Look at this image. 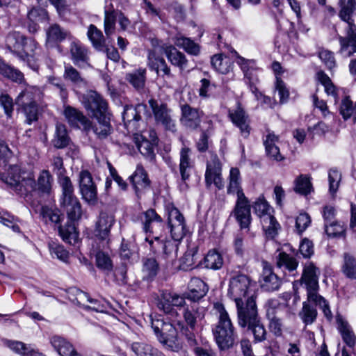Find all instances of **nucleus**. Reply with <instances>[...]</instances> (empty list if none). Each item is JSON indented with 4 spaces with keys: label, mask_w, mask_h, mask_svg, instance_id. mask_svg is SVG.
<instances>
[{
    "label": "nucleus",
    "mask_w": 356,
    "mask_h": 356,
    "mask_svg": "<svg viewBox=\"0 0 356 356\" xmlns=\"http://www.w3.org/2000/svg\"><path fill=\"white\" fill-rule=\"evenodd\" d=\"M44 94L36 86H28L22 90L15 97V101L12 97L6 92L0 93V106L3 108L7 118H12L14 106L16 105L18 113H22L25 117V123L31 125L39 120L42 113V99Z\"/></svg>",
    "instance_id": "obj_1"
},
{
    "label": "nucleus",
    "mask_w": 356,
    "mask_h": 356,
    "mask_svg": "<svg viewBox=\"0 0 356 356\" xmlns=\"http://www.w3.org/2000/svg\"><path fill=\"white\" fill-rule=\"evenodd\" d=\"M6 47L31 69L38 70L40 47L34 38L18 31L10 32L6 38Z\"/></svg>",
    "instance_id": "obj_2"
},
{
    "label": "nucleus",
    "mask_w": 356,
    "mask_h": 356,
    "mask_svg": "<svg viewBox=\"0 0 356 356\" xmlns=\"http://www.w3.org/2000/svg\"><path fill=\"white\" fill-rule=\"evenodd\" d=\"M338 17L346 24L345 36L337 35L340 44L339 53L344 57H350L356 53V24L354 16L356 14V0H339Z\"/></svg>",
    "instance_id": "obj_3"
},
{
    "label": "nucleus",
    "mask_w": 356,
    "mask_h": 356,
    "mask_svg": "<svg viewBox=\"0 0 356 356\" xmlns=\"http://www.w3.org/2000/svg\"><path fill=\"white\" fill-rule=\"evenodd\" d=\"M319 275V268H318L314 263L307 261L304 266L301 277L302 284H304L307 289L308 301L314 302L316 306H318L322 309L327 320L331 321L333 315L329 304L327 301L318 293Z\"/></svg>",
    "instance_id": "obj_4"
},
{
    "label": "nucleus",
    "mask_w": 356,
    "mask_h": 356,
    "mask_svg": "<svg viewBox=\"0 0 356 356\" xmlns=\"http://www.w3.org/2000/svg\"><path fill=\"white\" fill-rule=\"evenodd\" d=\"M251 282L250 277L245 274L238 272L230 274L227 295L235 302L237 314L247 310L250 304L257 305L254 296H249Z\"/></svg>",
    "instance_id": "obj_5"
},
{
    "label": "nucleus",
    "mask_w": 356,
    "mask_h": 356,
    "mask_svg": "<svg viewBox=\"0 0 356 356\" xmlns=\"http://www.w3.org/2000/svg\"><path fill=\"white\" fill-rule=\"evenodd\" d=\"M238 324L242 328H247L253 335L254 343L266 340L268 332L259 316L257 305H249L244 312L237 314Z\"/></svg>",
    "instance_id": "obj_6"
},
{
    "label": "nucleus",
    "mask_w": 356,
    "mask_h": 356,
    "mask_svg": "<svg viewBox=\"0 0 356 356\" xmlns=\"http://www.w3.org/2000/svg\"><path fill=\"white\" fill-rule=\"evenodd\" d=\"M151 327L157 340L167 350L179 352L182 348L177 330L171 322L162 318H152Z\"/></svg>",
    "instance_id": "obj_7"
},
{
    "label": "nucleus",
    "mask_w": 356,
    "mask_h": 356,
    "mask_svg": "<svg viewBox=\"0 0 356 356\" xmlns=\"http://www.w3.org/2000/svg\"><path fill=\"white\" fill-rule=\"evenodd\" d=\"M213 334L220 350H227L232 348L237 338L234 327L228 313L223 307L220 310L218 322L213 329Z\"/></svg>",
    "instance_id": "obj_8"
},
{
    "label": "nucleus",
    "mask_w": 356,
    "mask_h": 356,
    "mask_svg": "<svg viewBox=\"0 0 356 356\" xmlns=\"http://www.w3.org/2000/svg\"><path fill=\"white\" fill-rule=\"evenodd\" d=\"M153 118L156 125L162 126L165 130L175 132L176 121L173 111L166 102L151 98L148 101Z\"/></svg>",
    "instance_id": "obj_9"
},
{
    "label": "nucleus",
    "mask_w": 356,
    "mask_h": 356,
    "mask_svg": "<svg viewBox=\"0 0 356 356\" xmlns=\"http://www.w3.org/2000/svg\"><path fill=\"white\" fill-rule=\"evenodd\" d=\"M24 187L26 188V197L29 193L34 192L39 195H49L52 191V184L54 178L50 172L47 170H42L35 180L33 175L28 176L24 181Z\"/></svg>",
    "instance_id": "obj_10"
},
{
    "label": "nucleus",
    "mask_w": 356,
    "mask_h": 356,
    "mask_svg": "<svg viewBox=\"0 0 356 356\" xmlns=\"http://www.w3.org/2000/svg\"><path fill=\"white\" fill-rule=\"evenodd\" d=\"M165 209L168 214V225L170 229L171 236L175 241H181L187 232L185 218L172 203L166 204Z\"/></svg>",
    "instance_id": "obj_11"
},
{
    "label": "nucleus",
    "mask_w": 356,
    "mask_h": 356,
    "mask_svg": "<svg viewBox=\"0 0 356 356\" xmlns=\"http://www.w3.org/2000/svg\"><path fill=\"white\" fill-rule=\"evenodd\" d=\"M83 104L88 115L92 118L109 115L107 102L96 91L88 92L83 97Z\"/></svg>",
    "instance_id": "obj_12"
},
{
    "label": "nucleus",
    "mask_w": 356,
    "mask_h": 356,
    "mask_svg": "<svg viewBox=\"0 0 356 356\" xmlns=\"http://www.w3.org/2000/svg\"><path fill=\"white\" fill-rule=\"evenodd\" d=\"M228 118L240 131L243 138H248L251 133V120L241 102H237L236 107L228 109Z\"/></svg>",
    "instance_id": "obj_13"
},
{
    "label": "nucleus",
    "mask_w": 356,
    "mask_h": 356,
    "mask_svg": "<svg viewBox=\"0 0 356 356\" xmlns=\"http://www.w3.org/2000/svg\"><path fill=\"white\" fill-rule=\"evenodd\" d=\"M269 307L266 310V316L269 320V328L276 337L282 334V316L281 312H285L290 315L287 305L277 303V301H268Z\"/></svg>",
    "instance_id": "obj_14"
},
{
    "label": "nucleus",
    "mask_w": 356,
    "mask_h": 356,
    "mask_svg": "<svg viewBox=\"0 0 356 356\" xmlns=\"http://www.w3.org/2000/svg\"><path fill=\"white\" fill-rule=\"evenodd\" d=\"M69 51L70 59L74 65L81 69L91 67L89 49L74 36L70 40Z\"/></svg>",
    "instance_id": "obj_15"
},
{
    "label": "nucleus",
    "mask_w": 356,
    "mask_h": 356,
    "mask_svg": "<svg viewBox=\"0 0 356 356\" xmlns=\"http://www.w3.org/2000/svg\"><path fill=\"white\" fill-rule=\"evenodd\" d=\"M79 186L82 199L90 204L97 202V188L88 170H81L79 175Z\"/></svg>",
    "instance_id": "obj_16"
},
{
    "label": "nucleus",
    "mask_w": 356,
    "mask_h": 356,
    "mask_svg": "<svg viewBox=\"0 0 356 356\" xmlns=\"http://www.w3.org/2000/svg\"><path fill=\"white\" fill-rule=\"evenodd\" d=\"M45 46L47 49L57 48L60 51V43L65 40H70L73 35L71 32L58 24H51L45 31Z\"/></svg>",
    "instance_id": "obj_17"
},
{
    "label": "nucleus",
    "mask_w": 356,
    "mask_h": 356,
    "mask_svg": "<svg viewBox=\"0 0 356 356\" xmlns=\"http://www.w3.org/2000/svg\"><path fill=\"white\" fill-rule=\"evenodd\" d=\"M115 222L114 215L107 211H101L95 222L94 230L95 237L108 243L110 241L111 229Z\"/></svg>",
    "instance_id": "obj_18"
},
{
    "label": "nucleus",
    "mask_w": 356,
    "mask_h": 356,
    "mask_svg": "<svg viewBox=\"0 0 356 356\" xmlns=\"http://www.w3.org/2000/svg\"><path fill=\"white\" fill-rule=\"evenodd\" d=\"M232 214L241 229H249L252 222L251 205L248 197L237 199Z\"/></svg>",
    "instance_id": "obj_19"
},
{
    "label": "nucleus",
    "mask_w": 356,
    "mask_h": 356,
    "mask_svg": "<svg viewBox=\"0 0 356 356\" xmlns=\"http://www.w3.org/2000/svg\"><path fill=\"white\" fill-rule=\"evenodd\" d=\"M180 108L181 124L191 130L197 129L200 126L204 115L203 111L197 108H193L188 104H181Z\"/></svg>",
    "instance_id": "obj_20"
},
{
    "label": "nucleus",
    "mask_w": 356,
    "mask_h": 356,
    "mask_svg": "<svg viewBox=\"0 0 356 356\" xmlns=\"http://www.w3.org/2000/svg\"><path fill=\"white\" fill-rule=\"evenodd\" d=\"M205 184L207 187H210L213 184L218 190L224 187V181L222 177V165L217 156L212 158L211 161L207 164Z\"/></svg>",
    "instance_id": "obj_21"
},
{
    "label": "nucleus",
    "mask_w": 356,
    "mask_h": 356,
    "mask_svg": "<svg viewBox=\"0 0 356 356\" xmlns=\"http://www.w3.org/2000/svg\"><path fill=\"white\" fill-rule=\"evenodd\" d=\"M263 270L259 280L263 291L273 292L279 290L282 285L281 279L274 273L272 266L267 261H263Z\"/></svg>",
    "instance_id": "obj_22"
},
{
    "label": "nucleus",
    "mask_w": 356,
    "mask_h": 356,
    "mask_svg": "<svg viewBox=\"0 0 356 356\" xmlns=\"http://www.w3.org/2000/svg\"><path fill=\"white\" fill-rule=\"evenodd\" d=\"M147 66L152 71L155 72L158 77L170 79L173 76L165 60L157 55L154 50L149 49L147 51Z\"/></svg>",
    "instance_id": "obj_23"
},
{
    "label": "nucleus",
    "mask_w": 356,
    "mask_h": 356,
    "mask_svg": "<svg viewBox=\"0 0 356 356\" xmlns=\"http://www.w3.org/2000/svg\"><path fill=\"white\" fill-rule=\"evenodd\" d=\"M26 177L22 178L20 175V168L17 165H10L7 170V173L3 175V181L10 186L15 193L20 196L26 195V190L24 181Z\"/></svg>",
    "instance_id": "obj_24"
},
{
    "label": "nucleus",
    "mask_w": 356,
    "mask_h": 356,
    "mask_svg": "<svg viewBox=\"0 0 356 356\" xmlns=\"http://www.w3.org/2000/svg\"><path fill=\"white\" fill-rule=\"evenodd\" d=\"M146 108V105L143 104L124 106L122 120L127 129H131V131L137 129L138 122L141 120L140 113L142 111H145Z\"/></svg>",
    "instance_id": "obj_25"
},
{
    "label": "nucleus",
    "mask_w": 356,
    "mask_h": 356,
    "mask_svg": "<svg viewBox=\"0 0 356 356\" xmlns=\"http://www.w3.org/2000/svg\"><path fill=\"white\" fill-rule=\"evenodd\" d=\"M136 196L140 198L144 191L150 187L151 181L141 165H138L135 172L129 178Z\"/></svg>",
    "instance_id": "obj_26"
},
{
    "label": "nucleus",
    "mask_w": 356,
    "mask_h": 356,
    "mask_svg": "<svg viewBox=\"0 0 356 356\" xmlns=\"http://www.w3.org/2000/svg\"><path fill=\"white\" fill-rule=\"evenodd\" d=\"M63 115L70 126L74 127L82 126L86 131L90 130V120L77 108L66 106L64 108Z\"/></svg>",
    "instance_id": "obj_27"
},
{
    "label": "nucleus",
    "mask_w": 356,
    "mask_h": 356,
    "mask_svg": "<svg viewBox=\"0 0 356 356\" xmlns=\"http://www.w3.org/2000/svg\"><path fill=\"white\" fill-rule=\"evenodd\" d=\"M163 52L168 60L179 70H184L188 67V60L186 55L179 51L173 45H165L163 47Z\"/></svg>",
    "instance_id": "obj_28"
},
{
    "label": "nucleus",
    "mask_w": 356,
    "mask_h": 356,
    "mask_svg": "<svg viewBox=\"0 0 356 356\" xmlns=\"http://www.w3.org/2000/svg\"><path fill=\"white\" fill-rule=\"evenodd\" d=\"M208 290L209 287L203 280L194 277L191 279L189 283V289L185 293V298L196 302L202 298L207 294Z\"/></svg>",
    "instance_id": "obj_29"
},
{
    "label": "nucleus",
    "mask_w": 356,
    "mask_h": 356,
    "mask_svg": "<svg viewBox=\"0 0 356 356\" xmlns=\"http://www.w3.org/2000/svg\"><path fill=\"white\" fill-rule=\"evenodd\" d=\"M60 205L66 211L69 220L78 221L81 218V204L76 196L60 200Z\"/></svg>",
    "instance_id": "obj_30"
},
{
    "label": "nucleus",
    "mask_w": 356,
    "mask_h": 356,
    "mask_svg": "<svg viewBox=\"0 0 356 356\" xmlns=\"http://www.w3.org/2000/svg\"><path fill=\"white\" fill-rule=\"evenodd\" d=\"M97 122H91L90 129L92 130L96 137L99 140H104L110 136L113 131V128L110 122L109 115L95 118Z\"/></svg>",
    "instance_id": "obj_31"
},
{
    "label": "nucleus",
    "mask_w": 356,
    "mask_h": 356,
    "mask_svg": "<svg viewBox=\"0 0 356 356\" xmlns=\"http://www.w3.org/2000/svg\"><path fill=\"white\" fill-rule=\"evenodd\" d=\"M279 140V136L275 135L273 131H268V134L264 139V145L266 155L277 161L284 159L280 152V148L276 145V143Z\"/></svg>",
    "instance_id": "obj_32"
},
{
    "label": "nucleus",
    "mask_w": 356,
    "mask_h": 356,
    "mask_svg": "<svg viewBox=\"0 0 356 356\" xmlns=\"http://www.w3.org/2000/svg\"><path fill=\"white\" fill-rule=\"evenodd\" d=\"M143 280L152 282L160 271V266L155 257H145L142 259Z\"/></svg>",
    "instance_id": "obj_33"
},
{
    "label": "nucleus",
    "mask_w": 356,
    "mask_h": 356,
    "mask_svg": "<svg viewBox=\"0 0 356 356\" xmlns=\"http://www.w3.org/2000/svg\"><path fill=\"white\" fill-rule=\"evenodd\" d=\"M147 70L140 67L129 72L125 76V80L138 92H142L145 88L147 80Z\"/></svg>",
    "instance_id": "obj_34"
},
{
    "label": "nucleus",
    "mask_w": 356,
    "mask_h": 356,
    "mask_svg": "<svg viewBox=\"0 0 356 356\" xmlns=\"http://www.w3.org/2000/svg\"><path fill=\"white\" fill-rule=\"evenodd\" d=\"M341 271L348 280L356 282V257L350 252H344L342 256Z\"/></svg>",
    "instance_id": "obj_35"
},
{
    "label": "nucleus",
    "mask_w": 356,
    "mask_h": 356,
    "mask_svg": "<svg viewBox=\"0 0 356 356\" xmlns=\"http://www.w3.org/2000/svg\"><path fill=\"white\" fill-rule=\"evenodd\" d=\"M40 216L46 224L51 223L57 227L63 219V214L57 207L48 205L41 207Z\"/></svg>",
    "instance_id": "obj_36"
},
{
    "label": "nucleus",
    "mask_w": 356,
    "mask_h": 356,
    "mask_svg": "<svg viewBox=\"0 0 356 356\" xmlns=\"http://www.w3.org/2000/svg\"><path fill=\"white\" fill-rule=\"evenodd\" d=\"M229 182L227 187L228 194H236L237 199L247 197L241 186L240 171L237 168H232L229 177Z\"/></svg>",
    "instance_id": "obj_37"
},
{
    "label": "nucleus",
    "mask_w": 356,
    "mask_h": 356,
    "mask_svg": "<svg viewBox=\"0 0 356 356\" xmlns=\"http://www.w3.org/2000/svg\"><path fill=\"white\" fill-rule=\"evenodd\" d=\"M4 344L10 350L21 356H42L39 351L27 346L26 343L14 340H4Z\"/></svg>",
    "instance_id": "obj_38"
},
{
    "label": "nucleus",
    "mask_w": 356,
    "mask_h": 356,
    "mask_svg": "<svg viewBox=\"0 0 356 356\" xmlns=\"http://www.w3.org/2000/svg\"><path fill=\"white\" fill-rule=\"evenodd\" d=\"M87 37L91 42L92 47L96 51H102L104 49L106 39L103 35L102 31L95 25H89L88 27Z\"/></svg>",
    "instance_id": "obj_39"
},
{
    "label": "nucleus",
    "mask_w": 356,
    "mask_h": 356,
    "mask_svg": "<svg viewBox=\"0 0 356 356\" xmlns=\"http://www.w3.org/2000/svg\"><path fill=\"white\" fill-rule=\"evenodd\" d=\"M51 142L56 149H63L70 145L71 139L65 124L61 123L56 124L54 137Z\"/></svg>",
    "instance_id": "obj_40"
},
{
    "label": "nucleus",
    "mask_w": 356,
    "mask_h": 356,
    "mask_svg": "<svg viewBox=\"0 0 356 356\" xmlns=\"http://www.w3.org/2000/svg\"><path fill=\"white\" fill-rule=\"evenodd\" d=\"M75 222L67 220L65 225L62 226L60 223L57 227L62 239L70 244L75 243L78 238L79 233L75 227Z\"/></svg>",
    "instance_id": "obj_41"
},
{
    "label": "nucleus",
    "mask_w": 356,
    "mask_h": 356,
    "mask_svg": "<svg viewBox=\"0 0 356 356\" xmlns=\"http://www.w3.org/2000/svg\"><path fill=\"white\" fill-rule=\"evenodd\" d=\"M338 330L341 334L344 343L350 348H353L356 343V336L354 334L348 322L340 316L337 318Z\"/></svg>",
    "instance_id": "obj_42"
},
{
    "label": "nucleus",
    "mask_w": 356,
    "mask_h": 356,
    "mask_svg": "<svg viewBox=\"0 0 356 356\" xmlns=\"http://www.w3.org/2000/svg\"><path fill=\"white\" fill-rule=\"evenodd\" d=\"M51 343L60 356H72L76 354L73 346L60 337H53L51 339Z\"/></svg>",
    "instance_id": "obj_43"
},
{
    "label": "nucleus",
    "mask_w": 356,
    "mask_h": 356,
    "mask_svg": "<svg viewBox=\"0 0 356 356\" xmlns=\"http://www.w3.org/2000/svg\"><path fill=\"white\" fill-rule=\"evenodd\" d=\"M224 260L222 254L216 250H209L203 261L204 268L211 270H219L223 266Z\"/></svg>",
    "instance_id": "obj_44"
},
{
    "label": "nucleus",
    "mask_w": 356,
    "mask_h": 356,
    "mask_svg": "<svg viewBox=\"0 0 356 356\" xmlns=\"http://www.w3.org/2000/svg\"><path fill=\"white\" fill-rule=\"evenodd\" d=\"M263 229L267 238H275L281 229V226L273 216H264L261 220Z\"/></svg>",
    "instance_id": "obj_45"
},
{
    "label": "nucleus",
    "mask_w": 356,
    "mask_h": 356,
    "mask_svg": "<svg viewBox=\"0 0 356 356\" xmlns=\"http://www.w3.org/2000/svg\"><path fill=\"white\" fill-rule=\"evenodd\" d=\"M213 68L218 72L226 74L232 69V63L227 56L222 54H216L211 58Z\"/></svg>",
    "instance_id": "obj_46"
},
{
    "label": "nucleus",
    "mask_w": 356,
    "mask_h": 356,
    "mask_svg": "<svg viewBox=\"0 0 356 356\" xmlns=\"http://www.w3.org/2000/svg\"><path fill=\"white\" fill-rule=\"evenodd\" d=\"M63 78L77 86H86L87 81L72 65L67 64L64 67Z\"/></svg>",
    "instance_id": "obj_47"
},
{
    "label": "nucleus",
    "mask_w": 356,
    "mask_h": 356,
    "mask_svg": "<svg viewBox=\"0 0 356 356\" xmlns=\"http://www.w3.org/2000/svg\"><path fill=\"white\" fill-rule=\"evenodd\" d=\"M276 266L290 273L295 271L298 266L297 259L285 252H281L276 257Z\"/></svg>",
    "instance_id": "obj_48"
},
{
    "label": "nucleus",
    "mask_w": 356,
    "mask_h": 356,
    "mask_svg": "<svg viewBox=\"0 0 356 356\" xmlns=\"http://www.w3.org/2000/svg\"><path fill=\"white\" fill-rule=\"evenodd\" d=\"M143 218L142 219L143 229L145 232H153L152 224L157 222L163 224V218L156 212L154 209H149L143 213Z\"/></svg>",
    "instance_id": "obj_49"
},
{
    "label": "nucleus",
    "mask_w": 356,
    "mask_h": 356,
    "mask_svg": "<svg viewBox=\"0 0 356 356\" xmlns=\"http://www.w3.org/2000/svg\"><path fill=\"white\" fill-rule=\"evenodd\" d=\"M171 302V293L168 291L163 292L161 298L158 300L157 307L159 310L172 317H177L178 312L175 308L172 307Z\"/></svg>",
    "instance_id": "obj_50"
},
{
    "label": "nucleus",
    "mask_w": 356,
    "mask_h": 356,
    "mask_svg": "<svg viewBox=\"0 0 356 356\" xmlns=\"http://www.w3.org/2000/svg\"><path fill=\"white\" fill-rule=\"evenodd\" d=\"M47 15V13L44 9H31L28 13V18L30 21L27 26L28 31L31 33H36L40 29L36 22L44 19Z\"/></svg>",
    "instance_id": "obj_51"
},
{
    "label": "nucleus",
    "mask_w": 356,
    "mask_h": 356,
    "mask_svg": "<svg viewBox=\"0 0 356 356\" xmlns=\"http://www.w3.org/2000/svg\"><path fill=\"white\" fill-rule=\"evenodd\" d=\"M309 302L308 300L303 302L302 308L298 314L299 317L305 325L312 324L317 318V310Z\"/></svg>",
    "instance_id": "obj_52"
},
{
    "label": "nucleus",
    "mask_w": 356,
    "mask_h": 356,
    "mask_svg": "<svg viewBox=\"0 0 356 356\" xmlns=\"http://www.w3.org/2000/svg\"><path fill=\"white\" fill-rule=\"evenodd\" d=\"M118 13L113 8L104 10V29L107 38L112 35L115 30Z\"/></svg>",
    "instance_id": "obj_53"
},
{
    "label": "nucleus",
    "mask_w": 356,
    "mask_h": 356,
    "mask_svg": "<svg viewBox=\"0 0 356 356\" xmlns=\"http://www.w3.org/2000/svg\"><path fill=\"white\" fill-rule=\"evenodd\" d=\"M175 44L182 48L188 54L197 56L200 53V47L189 38L178 37L176 38Z\"/></svg>",
    "instance_id": "obj_54"
},
{
    "label": "nucleus",
    "mask_w": 356,
    "mask_h": 356,
    "mask_svg": "<svg viewBox=\"0 0 356 356\" xmlns=\"http://www.w3.org/2000/svg\"><path fill=\"white\" fill-rule=\"evenodd\" d=\"M294 191L296 193L302 195H307L311 193L312 191V184L310 181V177L307 175H300L295 180Z\"/></svg>",
    "instance_id": "obj_55"
},
{
    "label": "nucleus",
    "mask_w": 356,
    "mask_h": 356,
    "mask_svg": "<svg viewBox=\"0 0 356 356\" xmlns=\"http://www.w3.org/2000/svg\"><path fill=\"white\" fill-rule=\"evenodd\" d=\"M58 183L62 189V196L60 200L70 198L76 196L74 193V186L70 178L65 174L58 175Z\"/></svg>",
    "instance_id": "obj_56"
},
{
    "label": "nucleus",
    "mask_w": 356,
    "mask_h": 356,
    "mask_svg": "<svg viewBox=\"0 0 356 356\" xmlns=\"http://www.w3.org/2000/svg\"><path fill=\"white\" fill-rule=\"evenodd\" d=\"M183 316L186 323L192 330H194L197 319L201 318L198 309L193 306L187 307L184 309Z\"/></svg>",
    "instance_id": "obj_57"
},
{
    "label": "nucleus",
    "mask_w": 356,
    "mask_h": 356,
    "mask_svg": "<svg viewBox=\"0 0 356 356\" xmlns=\"http://www.w3.org/2000/svg\"><path fill=\"white\" fill-rule=\"evenodd\" d=\"M74 293L76 294V298L74 299H72V301L75 302L76 304L81 305V302L83 301L85 299L88 300L90 303H92L94 305V307L90 306H86L84 307L86 309H92L95 311H98V307H96L95 305H98L99 301L97 299H93L90 298V296L88 295V293L83 292L78 289H72Z\"/></svg>",
    "instance_id": "obj_58"
},
{
    "label": "nucleus",
    "mask_w": 356,
    "mask_h": 356,
    "mask_svg": "<svg viewBox=\"0 0 356 356\" xmlns=\"http://www.w3.org/2000/svg\"><path fill=\"white\" fill-rule=\"evenodd\" d=\"M324 227L325 232L329 237L335 238L345 235V228L337 221L324 224Z\"/></svg>",
    "instance_id": "obj_59"
},
{
    "label": "nucleus",
    "mask_w": 356,
    "mask_h": 356,
    "mask_svg": "<svg viewBox=\"0 0 356 356\" xmlns=\"http://www.w3.org/2000/svg\"><path fill=\"white\" fill-rule=\"evenodd\" d=\"M340 113L346 120L355 115V108L349 96H346L341 101Z\"/></svg>",
    "instance_id": "obj_60"
},
{
    "label": "nucleus",
    "mask_w": 356,
    "mask_h": 356,
    "mask_svg": "<svg viewBox=\"0 0 356 356\" xmlns=\"http://www.w3.org/2000/svg\"><path fill=\"white\" fill-rule=\"evenodd\" d=\"M96 264L97 268L106 272H111L113 269V264L109 256L102 251L96 254Z\"/></svg>",
    "instance_id": "obj_61"
},
{
    "label": "nucleus",
    "mask_w": 356,
    "mask_h": 356,
    "mask_svg": "<svg viewBox=\"0 0 356 356\" xmlns=\"http://www.w3.org/2000/svg\"><path fill=\"white\" fill-rule=\"evenodd\" d=\"M318 57L329 70H332L337 67V61L332 51L323 49L318 51Z\"/></svg>",
    "instance_id": "obj_62"
},
{
    "label": "nucleus",
    "mask_w": 356,
    "mask_h": 356,
    "mask_svg": "<svg viewBox=\"0 0 356 356\" xmlns=\"http://www.w3.org/2000/svg\"><path fill=\"white\" fill-rule=\"evenodd\" d=\"M49 251L53 257H56L58 259L66 261L69 257V252L64 247L55 242L49 243Z\"/></svg>",
    "instance_id": "obj_63"
},
{
    "label": "nucleus",
    "mask_w": 356,
    "mask_h": 356,
    "mask_svg": "<svg viewBox=\"0 0 356 356\" xmlns=\"http://www.w3.org/2000/svg\"><path fill=\"white\" fill-rule=\"evenodd\" d=\"M49 83L54 88L55 90H58L60 97L62 100L65 102L68 97V91L65 84L60 78L54 76L49 77Z\"/></svg>",
    "instance_id": "obj_64"
}]
</instances>
